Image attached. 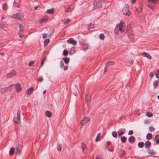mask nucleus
<instances>
[{"label": "nucleus", "mask_w": 159, "mask_h": 159, "mask_svg": "<svg viewBox=\"0 0 159 159\" xmlns=\"http://www.w3.org/2000/svg\"><path fill=\"white\" fill-rule=\"evenodd\" d=\"M125 29V24L122 21H121L120 23L116 25L115 30V32L116 34H118L119 31L121 33L124 32Z\"/></svg>", "instance_id": "nucleus-1"}, {"label": "nucleus", "mask_w": 159, "mask_h": 159, "mask_svg": "<svg viewBox=\"0 0 159 159\" xmlns=\"http://www.w3.org/2000/svg\"><path fill=\"white\" fill-rule=\"evenodd\" d=\"M122 13L124 15L129 16L130 15V12L129 10V6L128 5H125L122 10Z\"/></svg>", "instance_id": "nucleus-2"}, {"label": "nucleus", "mask_w": 159, "mask_h": 159, "mask_svg": "<svg viewBox=\"0 0 159 159\" xmlns=\"http://www.w3.org/2000/svg\"><path fill=\"white\" fill-rule=\"evenodd\" d=\"M80 42L84 50H86L88 48L89 45L86 43L85 40L82 39L80 41Z\"/></svg>", "instance_id": "nucleus-3"}, {"label": "nucleus", "mask_w": 159, "mask_h": 159, "mask_svg": "<svg viewBox=\"0 0 159 159\" xmlns=\"http://www.w3.org/2000/svg\"><path fill=\"white\" fill-rule=\"evenodd\" d=\"M12 85H11L8 87L2 88L1 89V93H7L8 92L10 91L11 90V87L12 86Z\"/></svg>", "instance_id": "nucleus-4"}, {"label": "nucleus", "mask_w": 159, "mask_h": 159, "mask_svg": "<svg viewBox=\"0 0 159 159\" xmlns=\"http://www.w3.org/2000/svg\"><path fill=\"white\" fill-rule=\"evenodd\" d=\"M89 120V117H85L81 120L80 124L82 126H84Z\"/></svg>", "instance_id": "nucleus-5"}, {"label": "nucleus", "mask_w": 159, "mask_h": 159, "mask_svg": "<svg viewBox=\"0 0 159 159\" xmlns=\"http://www.w3.org/2000/svg\"><path fill=\"white\" fill-rule=\"evenodd\" d=\"M101 0H96L94 3V6L98 8L101 7L102 5L101 3Z\"/></svg>", "instance_id": "nucleus-6"}, {"label": "nucleus", "mask_w": 159, "mask_h": 159, "mask_svg": "<svg viewBox=\"0 0 159 159\" xmlns=\"http://www.w3.org/2000/svg\"><path fill=\"white\" fill-rule=\"evenodd\" d=\"M20 113L19 110H18L17 113V117H16L13 119L14 121L16 123H18L20 122Z\"/></svg>", "instance_id": "nucleus-7"}, {"label": "nucleus", "mask_w": 159, "mask_h": 159, "mask_svg": "<svg viewBox=\"0 0 159 159\" xmlns=\"http://www.w3.org/2000/svg\"><path fill=\"white\" fill-rule=\"evenodd\" d=\"M16 72L15 70H11L9 73H7V76L8 78H11L13 76L16 75Z\"/></svg>", "instance_id": "nucleus-8"}, {"label": "nucleus", "mask_w": 159, "mask_h": 159, "mask_svg": "<svg viewBox=\"0 0 159 159\" xmlns=\"http://www.w3.org/2000/svg\"><path fill=\"white\" fill-rule=\"evenodd\" d=\"M22 148V147L21 144H18L16 146V154H20L21 153Z\"/></svg>", "instance_id": "nucleus-9"}, {"label": "nucleus", "mask_w": 159, "mask_h": 159, "mask_svg": "<svg viewBox=\"0 0 159 159\" xmlns=\"http://www.w3.org/2000/svg\"><path fill=\"white\" fill-rule=\"evenodd\" d=\"M12 16L14 19L19 20L21 18L22 16L20 13L18 12L17 13L13 14Z\"/></svg>", "instance_id": "nucleus-10"}, {"label": "nucleus", "mask_w": 159, "mask_h": 159, "mask_svg": "<svg viewBox=\"0 0 159 159\" xmlns=\"http://www.w3.org/2000/svg\"><path fill=\"white\" fill-rule=\"evenodd\" d=\"M67 42L68 43L71 44L73 45H76L77 43L76 41L75 40L72 38L69 39L67 40Z\"/></svg>", "instance_id": "nucleus-11"}, {"label": "nucleus", "mask_w": 159, "mask_h": 159, "mask_svg": "<svg viewBox=\"0 0 159 159\" xmlns=\"http://www.w3.org/2000/svg\"><path fill=\"white\" fill-rule=\"evenodd\" d=\"M15 89L16 92H19L21 89V88L19 84L17 83L15 85Z\"/></svg>", "instance_id": "nucleus-12"}, {"label": "nucleus", "mask_w": 159, "mask_h": 159, "mask_svg": "<svg viewBox=\"0 0 159 159\" xmlns=\"http://www.w3.org/2000/svg\"><path fill=\"white\" fill-rule=\"evenodd\" d=\"M81 146L83 152L84 153H86L87 151V149L86 148V145L84 143L82 142V143Z\"/></svg>", "instance_id": "nucleus-13"}, {"label": "nucleus", "mask_w": 159, "mask_h": 159, "mask_svg": "<svg viewBox=\"0 0 159 159\" xmlns=\"http://www.w3.org/2000/svg\"><path fill=\"white\" fill-rule=\"evenodd\" d=\"M34 91V88L31 87L28 89L26 91V94L27 95H30Z\"/></svg>", "instance_id": "nucleus-14"}, {"label": "nucleus", "mask_w": 159, "mask_h": 159, "mask_svg": "<svg viewBox=\"0 0 159 159\" xmlns=\"http://www.w3.org/2000/svg\"><path fill=\"white\" fill-rule=\"evenodd\" d=\"M48 18L47 16H44L41 19V20L39 21V23L40 24H41L42 23L45 22L48 20Z\"/></svg>", "instance_id": "nucleus-15"}, {"label": "nucleus", "mask_w": 159, "mask_h": 159, "mask_svg": "<svg viewBox=\"0 0 159 159\" xmlns=\"http://www.w3.org/2000/svg\"><path fill=\"white\" fill-rule=\"evenodd\" d=\"M151 143L150 141H146L144 143L145 148H149L151 146Z\"/></svg>", "instance_id": "nucleus-16"}, {"label": "nucleus", "mask_w": 159, "mask_h": 159, "mask_svg": "<svg viewBox=\"0 0 159 159\" xmlns=\"http://www.w3.org/2000/svg\"><path fill=\"white\" fill-rule=\"evenodd\" d=\"M142 55L143 56L149 59H151V56L148 53H147L143 52L142 53Z\"/></svg>", "instance_id": "nucleus-17"}, {"label": "nucleus", "mask_w": 159, "mask_h": 159, "mask_svg": "<svg viewBox=\"0 0 159 159\" xmlns=\"http://www.w3.org/2000/svg\"><path fill=\"white\" fill-rule=\"evenodd\" d=\"M135 138L133 136H130L129 139V141L130 143H133L135 141Z\"/></svg>", "instance_id": "nucleus-18"}, {"label": "nucleus", "mask_w": 159, "mask_h": 159, "mask_svg": "<svg viewBox=\"0 0 159 159\" xmlns=\"http://www.w3.org/2000/svg\"><path fill=\"white\" fill-rule=\"evenodd\" d=\"M91 98L90 95L88 94L86 96L85 99L87 101V105H88V102H89Z\"/></svg>", "instance_id": "nucleus-19"}, {"label": "nucleus", "mask_w": 159, "mask_h": 159, "mask_svg": "<svg viewBox=\"0 0 159 159\" xmlns=\"http://www.w3.org/2000/svg\"><path fill=\"white\" fill-rule=\"evenodd\" d=\"M120 140L122 143H125L127 141V138L125 136H122L121 137Z\"/></svg>", "instance_id": "nucleus-20"}, {"label": "nucleus", "mask_w": 159, "mask_h": 159, "mask_svg": "<svg viewBox=\"0 0 159 159\" xmlns=\"http://www.w3.org/2000/svg\"><path fill=\"white\" fill-rule=\"evenodd\" d=\"M152 134L148 133L146 135V138L148 140H150L152 138Z\"/></svg>", "instance_id": "nucleus-21"}, {"label": "nucleus", "mask_w": 159, "mask_h": 159, "mask_svg": "<svg viewBox=\"0 0 159 159\" xmlns=\"http://www.w3.org/2000/svg\"><path fill=\"white\" fill-rule=\"evenodd\" d=\"M142 5L141 4H139V8L136 7V11L138 12H139L141 11V9H142Z\"/></svg>", "instance_id": "nucleus-22"}, {"label": "nucleus", "mask_w": 159, "mask_h": 159, "mask_svg": "<svg viewBox=\"0 0 159 159\" xmlns=\"http://www.w3.org/2000/svg\"><path fill=\"white\" fill-rule=\"evenodd\" d=\"M70 21V20L69 19H64L62 20V22L63 23L65 24H66Z\"/></svg>", "instance_id": "nucleus-23"}, {"label": "nucleus", "mask_w": 159, "mask_h": 159, "mask_svg": "<svg viewBox=\"0 0 159 159\" xmlns=\"http://www.w3.org/2000/svg\"><path fill=\"white\" fill-rule=\"evenodd\" d=\"M159 83V80H155V81H154V82L153 85L154 88L155 89L157 87Z\"/></svg>", "instance_id": "nucleus-24"}, {"label": "nucleus", "mask_w": 159, "mask_h": 159, "mask_svg": "<svg viewBox=\"0 0 159 159\" xmlns=\"http://www.w3.org/2000/svg\"><path fill=\"white\" fill-rule=\"evenodd\" d=\"M19 27L20 28L19 32H23V30L24 29V27L23 25L20 24L19 25Z\"/></svg>", "instance_id": "nucleus-25"}, {"label": "nucleus", "mask_w": 159, "mask_h": 159, "mask_svg": "<svg viewBox=\"0 0 159 159\" xmlns=\"http://www.w3.org/2000/svg\"><path fill=\"white\" fill-rule=\"evenodd\" d=\"M0 28L4 30H6L5 25L4 24L0 22Z\"/></svg>", "instance_id": "nucleus-26"}, {"label": "nucleus", "mask_w": 159, "mask_h": 159, "mask_svg": "<svg viewBox=\"0 0 159 159\" xmlns=\"http://www.w3.org/2000/svg\"><path fill=\"white\" fill-rule=\"evenodd\" d=\"M45 114L47 117H51L52 116L51 113L49 111H47L45 112Z\"/></svg>", "instance_id": "nucleus-27"}, {"label": "nucleus", "mask_w": 159, "mask_h": 159, "mask_svg": "<svg viewBox=\"0 0 159 159\" xmlns=\"http://www.w3.org/2000/svg\"><path fill=\"white\" fill-rule=\"evenodd\" d=\"M148 153L151 155H154L156 153L155 152H154L152 149H149L148 151Z\"/></svg>", "instance_id": "nucleus-28"}, {"label": "nucleus", "mask_w": 159, "mask_h": 159, "mask_svg": "<svg viewBox=\"0 0 159 159\" xmlns=\"http://www.w3.org/2000/svg\"><path fill=\"white\" fill-rule=\"evenodd\" d=\"M144 146V143L143 142H139L138 144V146L139 148H142Z\"/></svg>", "instance_id": "nucleus-29"}, {"label": "nucleus", "mask_w": 159, "mask_h": 159, "mask_svg": "<svg viewBox=\"0 0 159 159\" xmlns=\"http://www.w3.org/2000/svg\"><path fill=\"white\" fill-rule=\"evenodd\" d=\"M148 2L150 3L152 2V3L155 4H156L158 0H147Z\"/></svg>", "instance_id": "nucleus-30"}, {"label": "nucleus", "mask_w": 159, "mask_h": 159, "mask_svg": "<svg viewBox=\"0 0 159 159\" xmlns=\"http://www.w3.org/2000/svg\"><path fill=\"white\" fill-rule=\"evenodd\" d=\"M15 151V148H11L9 153L10 155H12L14 153Z\"/></svg>", "instance_id": "nucleus-31"}, {"label": "nucleus", "mask_w": 159, "mask_h": 159, "mask_svg": "<svg viewBox=\"0 0 159 159\" xmlns=\"http://www.w3.org/2000/svg\"><path fill=\"white\" fill-rule=\"evenodd\" d=\"M63 60H64L65 63L66 64H68L70 61V59L66 57L65 58H63Z\"/></svg>", "instance_id": "nucleus-32"}, {"label": "nucleus", "mask_w": 159, "mask_h": 159, "mask_svg": "<svg viewBox=\"0 0 159 159\" xmlns=\"http://www.w3.org/2000/svg\"><path fill=\"white\" fill-rule=\"evenodd\" d=\"M75 52V48L74 47H72L70 49L69 53L70 54H73Z\"/></svg>", "instance_id": "nucleus-33"}, {"label": "nucleus", "mask_w": 159, "mask_h": 159, "mask_svg": "<svg viewBox=\"0 0 159 159\" xmlns=\"http://www.w3.org/2000/svg\"><path fill=\"white\" fill-rule=\"evenodd\" d=\"M8 8L7 6L6 3H4L2 6V8L4 11H6Z\"/></svg>", "instance_id": "nucleus-34"}, {"label": "nucleus", "mask_w": 159, "mask_h": 159, "mask_svg": "<svg viewBox=\"0 0 159 159\" xmlns=\"http://www.w3.org/2000/svg\"><path fill=\"white\" fill-rule=\"evenodd\" d=\"M53 12H54V10L52 9L47 10L46 11V12L48 14L53 13Z\"/></svg>", "instance_id": "nucleus-35"}, {"label": "nucleus", "mask_w": 159, "mask_h": 159, "mask_svg": "<svg viewBox=\"0 0 159 159\" xmlns=\"http://www.w3.org/2000/svg\"><path fill=\"white\" fill-rule=\"evenodd\" d=\"M114 62L113 61H108L106 64V66H108L110 65H113Z\"/></svg>", "instance_id": "nucleus-36"}, {"label": "nucleus", "mask_w": 159, "mask_h": 159, "mask_svg": "<svg viewBox=\"0 0 159 159\" xmlns=\"http://www.w3.org/2000/svg\"><path fill=\"white\" fill-rule=\"evenodd\" d=\"M94 24L92 23H90L89 25H88V29L90 30L91 28H93L94 26Z\"/></svg>", "instance_id": "nucleus-37"}, {"label": "nucleus", "mask_w": 159, "mask_h": 159, "mask_svg": "<svg viewBox=\"0 0 159 159\" xmlns=\"http://www.w3.org/2000/svg\"><path fill=\"white\" fill-rule=\"evenodd\" d=\"M128 35L129 37L130 38H132V36H133V33H132V32H131V31H130V32L128 31Z\"/></svg>", "instance_id": "nucleus-38"}, {"label": "nucleus", "mask_w": 159, "mask_h": 159, "mask_svg": "<svg viewBox=\"0 0 159 159\" xmlns=\"http://www.w3.org/2000/svg\"><path fill=\"white\" fill-rule=\"evenodd\" d=\"M49 39H46L44 41V46H47L48 44L49 43Z\"/></svg>", "instance_id": "nucleus-39"}, {"label": "nucleus", "mask_w": 159, "mask_h": 159, "mask_svg": "<svg viewBox=\"0 0 159 159\" xmlns=\"http://www.w3.org/2000/svg\"><path fill=\"white\" fill-rule=\"evenodd\" d=\"M112 134L113 136L115 138H116L117 136V134L116 131H113L112 132Z\"/></svg>", "instance_id": "nucleus-40"}, {"label": "nucleus", "mask_w": 159, "mask_h": 159, "mask_svg": "<svg viewBox=\"0 0 159 159\" xmlns=\"http://www.w3.org/2000/svg\"><path fill=\"white\" fill-rule=\"evenodd\" d=\"M100 137V133H99L97 135V136L96 137V139H95V141L96 142H97L98 141Z\"/></svg>", "instance_id": "nucleus-41"}, {"label": "nucleus", "mask_w": 159, "mask_h": 159, "mask_svg": "<svg viewBox=\"0 0 159 159\" xmlns=\"http://www.w3.org/2000/svg\"><path fill=\"white\" fill-rule=\"evenodd\" d=\"M149 129L151 132H153L155 130V128L152 126H150L149 127Z\"/></svg>", "instance_id": "nucleus-42"}, {"label": "nucleus", "mask_w": 159, "mask_h": 159, "mask_svg": "<svg viewBox=\"0 0 159 159\" xmlns=\"http://www.w3.org/2000/svg\"><path fill=\"white\" fill-rule=\"evenodd\" d=\"M63 54L64 56H66L68 54V51L66 49L64 50L63 51Z\"/></svg>", "instance_id": "nucleus-43"}, {"label": "nucleus", "mask_w": 159, "mask_h": 159, "mask_svg": "<svg viewBox=\"0 0 159 159\" xmlns=\"http://www.w3.org/2000/svg\"><path fill=\"white\" fill-rule=\"evenodd\" d=\"M146 5L147 6V7H148L149 8H151V9H154L153 8L152 6H151L150 3L148 2V3L146 4Z\"/></svg>", "instance_id": "nucleus-44"}, {"label": "nucleus", "mask_w": 159, "mask_h": 159, "mask_svg": "<svg viewBox=\"0 0 159 159\" xmlns=\"http://www.w3.org/2000/svg\"><path fill=\"white\" fill-rule=\"evenodd\" d=\"M156 76L157 78H159V69H158L155 73Z\"/></svg>", "instance_id": "nucleus-45"}, {"label": "nucleus", "mask_w": 159, "mask_h": 159, "mask_svg": "<svg viewBox=\"0 0 159 159\" xmlns=\"http://www.w3.org/2000/svg\"><path fill=\"white\" fill-rule=\"evenodd\" d=\"M100 38L101 39H104L105 36L103 34H101L99 35Z\"/></svg>", "instance_id": "nucleus-46"}, {"label": "nucleus", "mask_w": 159, "mask_h": 159, "mask_svg": "<svg viewBox=\"0 0 159 159\" xmlns=\"http://www.w3.org/2000/svg\"><path fill=\"white\" fill-rule=\"evenodd\" d=\"M147 116L148 117H152V113L150 112H147L146 113Z\"/></svg>", "instance_id": "nucleus-47"}, {"label": "nucleus", "mask_w": 159, "mask_h": 159, "mask_svg": "<svg viewBox=\"0 0 159 159\" xmlns=\"http://www.w3.org/2000/svg\"><path fill=\"white\" fill-rule=\"evenodd\" d=\"M124 133V132H123L122 131H118V135L119 136H120L122 135Z\"/></svg>", "instance_id": "nucleus-48"}, {"label": "nucleus", "mask_w": 159, "mask_h": 159, "mask_svg": "<svg viewBox=\"0 0 159 159\" xmlns=\"http://www.w3.org/2000/svg\"><path fill=\"white\" fill-rule=\"evenodd\" d=\"M13 6L14 7H16L18 8H19V4L18 3L16 2H14Z\"/></svg>", "instance_id": "nucleus-49"}, {"label": "nucleus", "mask_w": 159, "mask_h": 159, "mask_svg": "<svg viewBox=\"0 0 159 159\" xmlns=\"http://www.w3.org/2000/svg\"><path fill=\"white\" fill-rule=\"evenodd\" d=\"M144 124H149L150 123V121L149 120H144Z\"/></svg>", "instance_id": "nucleus-50"}, {"label": "nucleus", "mask_w": 159, "mask_h": 159, "mask_svg": "<svg viewBox=\"0 0 159 159\" xmlns=\"http://www.w3.org/2000/svg\"><path fill=\"white\" fill-rule=\"evenodd\" d=\"M122 151L123 153H121L120 154V156H121V157H122V156H125L126 153L125 152L124 150H122Z\"/></svg>", "instance_id": "nucleus-51"}, {"label": "nucleus", "mask_w": 159, "mask_h": 159, "mask_svg": "<svg viewBox=\"0 0 159 159\" xmlns=\"http://www.w3.org/2000/svg\"><path fill=\"white\" fill-rule=\"evenodd\" d=\"M57 148L58 150L60 151L61 149V145H59L57 146Z\"/></svg>", "instance_id": "nucleus-52"}, {"label": "nucleus", "mask_w": 159, "mask_h": 159, "mask_svg": "<svg viewBox=\"0 0 159 159\" xmlns=\"http://www.w3.org/2000/svg\"><path fill=\"white\" fill-rule=\"evenodd\" d=\"M22 32H19L18 33L19 35V37L20 38H22L24 37V35L22 34Z\"/></svg>", "instance_id": "nucleus-53"}, {"label": "nucleus", "mask_w": 159, "mask_h": 159, "mask_svg": "<svg viewBox=\"0 0 159 159\" xmlns=\"http://www.w3.org/2000/svg\"><path fill=\"white\" fill-rule=\"evenodd\" d=\"M64 66V63L62 61H60V66L61 67H62Z\"/></svg>", "instance_id": "nucleus-54"}, {"label": "nucleus", "mask_w": 159, "mask_h": 159, "mask_svg": "<svg viewBox=\"0 0 159 159\" xmlns=\"http://www.w3.org/2000/svg\"><path fill=\"white\" fill-rule=\"evenodd\" d=\"M133 133V132L132 130H130L129 131L128 134L129 135H131Z\"/></svg>", "instance_id": "nucleus-55"}, {"label": "nucleus", "mask_w": 159, "mask_h": 159, "mask_svg": "<svg viewBox=\"0 0 159 159\" xmlns=\"http://www.w3.org/2000/svg\"><path fill=\"white\" fill-rule=\"evenodd\" d=\"M34 63V61H30L29 63V65L30 66H31L32 65H33Z\"/></svg>", "instance_id": "nucleus-56"}, {"label": "nucleus", "mask_w": 159, "mask_h": 159, "mask_svg": "<svg viewBox=\"0 0 159 159\" xmlns=\"http://www.w3.org/2000/svg\"><path fill=\"white\" fill-rule=\"evenodd\" d=\"M149 75V76L150 77H152L154 76V75L153 73H152V72H151L150 73Z\"/></svg>", "instance_id": "nucleus-57"}, {"label": "nucleus", "mask_w": 159, "mask_h": 159, "mask_svg": "<svg viewBox=\"0 0 159 159\" xmlns=\"http://www.w3.org/2000/svg\"><path fill=\"white\" fill-rule=\"evenodd\" d=\"M107 67H108V66H106V65L105 66L104 68V73H105L107 71Z\"/></svg>", "instance_id": "nucleus-58"}, {"label": "nucleus", "mask_w": 159, "mask_h": 159, "mask_svg": "<svg viewBox=\"0 0 159 159\" xmlns=\"http://www.w3.org/2000/svg\"><path fill=\"white\" fill-rule=\"evenodd\" d=\"M68 69V66H64V70H67Z\"/></svg>", "instance_id": "nucleus-59"}, {"label": "nucleus", "mask_w": 159, "mask_h": 159, "mask_svg": "<svg viewBox=\"0 0 159 159\" xmlns=\"http://www.w3.org/2000/svg\"><path fill=\"white\" fill-rule=\"evenodd\" d=\"M43 37L44 39H45L47 37V34H44L43 35Z\"/></svg>", "instance_id": "nucleus-60"}, {"label": "nucleus", "mask_w": 159, "mask_h": 159, "mask_svg": "<svg viewBox=\"0 0 159 159\" xmlns=\"http://www.w3.org/2000/svg\"><path fill=\"white\" fill-rule=\"evenodd\" d=\"M43 80V77H41L39 78V81L40 82H42V81Z\"/></svg>", "instance_id": "nucleus-61"}, {"label": "nucleus", "mask_w": 159, "mask_h": 159, "mask_svg": "<svg viewBox=\"0 0 159 159\" xmlns=\"http://www.w3.org/2000/svg\"><path fill=\"white\" fill-rule=\"evenodd\" d=\"M4 45V43H0V48L3 47Z\"/></svg>", "instance_id": "nucleus-62"}, {"label": "nucleus", "mask_w": 159, "mask_h": 159, "mask_svg": "<svg viewBox=\"0 0 159 159\" xmlns=\"http://www.w3.org/2000/svg\"><path fill=\"white\" fill-rule=\"evenodd\" d=\"M156 141L157 143H159V138H158V139H156Z\"/></svg>", "instance_id": "nucleus-63"}, {"label": "nucleus", "mask_w": 159, "mask_h": 159, "mask_svg": "<svg viewBox=\"0 0 159 159\" xmlns=\"http://www.w3.org/2000/svg\"><path fill=\"white\" fill-rule=\"evenodd\" d=\"M108 150L109 151H110V152H112L113 151V148H108Z\"/></svg>", "instance_id": "nucleus-64"}]
</instances>
